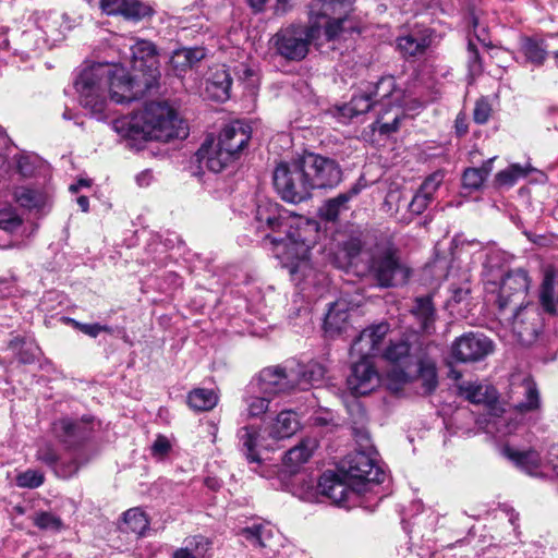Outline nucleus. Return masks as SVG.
I'll use <instances>...</instances> for the list:
<instances>
[{"label":"nucleus","mask_w":558,"mask_h":558,"mask_svg":"<svg viewBox=\"0 0 558 558\" xmlns=\"http://www.w3.org/2000/svg\"><path fill=\"white\" fill-rule=\"evenodd\" d=\"M255 219L259 231L284 233V236L266 234L264 240L274 246L276 256L289 270L292 281L298 286L303 284L302 290L314 287L317 293H323L328 287V277L314 267L310 257L316 242L317 223L267 199L258 203Z\"/></svg>","instance_id":"f257e3e1"},{"label":"nucleus","mask_w":558,"mask_h":558,"mask_svg":"<svg viewBox=\"0 0 558 558\" xmlns=\"http://www.w3.org/2000/svg\"><path fill=\"white\" fill-rule=\"evenodd\" d=\"M131 72L123 66H113L116 81L113 97L121 99H138L147 90L158 86L161 73L159 70L156 46L145 39H136L130 46Z\"/></svg>","instance_id":"f03ea898"},{"label":"nucleus","mask_w":558,"mask_h":558,"mask_svg":"<svg viewBox=\"0 0 558 558\" xmlns=\"http://www.w3.org/2000/svg\"><path fill=\"white\" fill-rule=\"evenodd\" d=\"M113 81H116L113 66L102 63L84 69L75 80L74 85L81 106L99 120L106 118L109 97L117 104L134 100L114 98ZM117 89L120 88L117 87Z\"/></svg>","instance_id":"7ed1b4c3"},{"label":"nucleus","mask_w":558,"mask_h":558,"mask_svg":"<svg viewBox=\"0 0 558 558\" xmlns=\"http://www.w3.org/2000/svg\"><path fill=\"white\" fill-rule=\"evenodd\" d=\"M130 129L147 140L159 142L184 138L187 135L183 120L166 101L146 102L144 108L133 116Z\"/></svg>","instance_id":"20e7f679"},{"label":"nucleus","mask_w":558,"mask_h":558,"mask_svg":"<svg viewBox=\"0 0 558 558\" xmlns=\"http://www.w3.org/2000/svg\"><path fill=\"white\" fill-rule=\"evenodd\" d=\"M381 359L390 364L387 371L389 388L398 390L414 379L422 381L423 395H432L438 386L436 366L424 361L411 351H383Z\"/></svg>","instance_id":"39448f33"},{"label":"nucleus","mask_w":558,"mask_h":558,"mask_svg":"<svg viewBox=\"0 0 558 558\" xmlns=\"http://www.w3.org/2000/svg\"><path fill=\"white\" fill-rule=\"evenodd\" d=\"M368 274L380 288L403 283L409 270L401 264L398 251L389 243L376 244L368 254Z\"/></svg>","instance_id":"423d86ee"},{"label":"nucleus","mask_w":558,"mask_h":558,"mask_svg":"<svg viewBox=\"0 0 558 558\" xmlns=\"http://www.w3.org/2000/svg\"><path fill=\"white\" fill-rule=\"evenodd\" d=\"M272 180L277 193L288 203L299 204L312 196V185L301 158L279 163Z\"/></svg>","instance_id":"0eeeda50"},{"label":"nucleus","mask_w":558,"mask_h":558,"mask_svg":"<svg viewBox=\"0 0 558 558\" xmlns=\"http://www.w3.org/2000/svg\"><path fill=\"white\" fill-rule=\"evenodd\" d=\"M529 288L530 278L523 269L511 270L502 278L497 300L498 308L502 314L509 311L510 315L507 318L513 323L519 320L521 312L526 307Z\"/></svg>","instance_id":"6e6552de"},{"label":"nucleus","mask_w":558,"mask_h":558,"mask_svg":"<svg viewBox=\"0 0 558 558\" xmlns=\"http://www.w3.org/2000/svg\"><path fill=\"white\" fill-rule=\"evenodd\" d=\"M300 158L312 190L333 189L341 182L342 170L335 159L315 153H305Z\"/></svg>","instance_id":"1a4fd4ad"},{"label":"nucleus","mask_w":558,"mask_h":558,"mask_svg":"<svg viewBox=\"0 0 558 558\" xmlns=\"http://www.w3.org/2000/svg\"><path fill=\"white\" fill-rule=\"evenodd\" d=\"M342 470L352 485L379 484L385 473L381 468L365 451H355L347 456Z\"/></svg>","instance_id":"9d476101"},{"label":"nucleus","mask_w":558,"mask_h":558,"mask_svg":"<svg viewBox=\"0 0 558 558\" xmlns=\"http://www.w3.org/2000/svg\"><path fill=\"white\" fill-rule=\"evenodd\" d=\"M312 31L303 26L281 29L274 36L277 52L288 60H302L308 52Z\"/></svg>","instance_id":"9b49d317"},{"label":"nucleus","mask_w":558,"mask_h":558,"mask_svg":"<svg viewBox=\"0 0 558 558\" xmlns=\"http://www.w3.org/2000/svg\"><path fill=\"white\" fill-rule=\"evenodd\" d=\"M379 374L368 355L351 366V373L347 378L349 390L354 396H365L379 386Z\"/></svg>","instance_id":"f8f14e48"},{"label":"nucleus","mask_w":558,"mask_h":558,"mask_svg":"<svg viewBox=\"0 0 558 558\" xmlns=\"http://www.w3.org/2000/svg\"><path fill=\"white\" fill-rule=\"evenodd\" d=\"M195 156L201 169L205 168L214 173L222 172L235 161L228 148L214 137H207Z\"/></svg>","instance_id":"ddd939ff"},{"label":"nucleus","mask_w":558,"mask_h":558,"mask_svg":"<svg viewBox=\"0 0 558 558\" xmlns=\"http://www.w3.org/2000/svg\"><path fill=\"white\" fill-rule=\"evenodd\" d=\"M388 322H379L365 327L354 340L359 349H399L391 338Z\"/></svg>","instance_id":"4468645a"},{"label":"nucleus","mask_w":558,"mask_h":558,"mask_svg":"<svg viewBox=\"0 0 558 558\" xmlns=\"http://www.w3.org/2000/svg\"><path fill=\"white\" fill-rule=\"evenodd\" d=\"M376 106H380L387 111L392 107L401 108L404 106V92L397 87L393 76H383L368 92Z\"/></svg>","instance_id":"2eb2a0df"},{"label":"nucleus","mask_w":558,"mask_h":558,"mask_svg":"<svg viewBox=\"0 0 558 558\" xmlns=\"http://www.w3.org/2000/svg\"><path fill=\"white\" fill-rule=\"evenodd\" d=\"M251 140V129L241 121L226 125L217 141L238 160Z\"/></svg>","instance_id":"dca6fc26"},{"label":"nucleus","mask_w":558,"mask_h":558,"mask_svg":"<svg viewBox=\"0 0 558 558\" xmlns=\"http://www.w3.org/2000/svg\"><path fill=\"white\" fill-rule=\"evenodd\" d=\"M100 8L108 15H122L132 21H141L153 14V9L140 0H101Z\"/></svg>","instance_id":"f3484780"},{"label":"nucleus","mask_w":558,"mask_h":558,"mask_svg":"<svg viewBox=\"0 0 558 558\" xmlns=\"http://www.w3.org/2000/svg\"><path fill=\"white\" fill-rule=\"evenodd\" d=\"M53 430L57 437L69 448L88 439L93 428L89 422L72 421L70 418H61L53 424Z\"/></svg>","instance_id":"a211bd4d"},{"label":"nucleus","mask_w":558,"mask_h":558,"mask_svg":"<svg viewBox=\"0 0 558 558\" xmlns=\"http://www.w3.org/2000/svg\"><path fill=\"white\" fill-rule=\"evenodd\" d=\"M459 396L473 404H483L489 410H495L498 403V391L490 385L478 381H463L457 386Z\"/></svg>","instance_id":"6ab92c4d"},{"label":"nucleus","mask_w":558,"mask_h":558,"mask_svg":"<svg viewBox=\"0 0 558 558\" xmlns=\"http://www.w3.org/2000/svg\"><path fill=\"white\" fill-rule=\"evenodd\" d=\"M350 486H353L351 481L347 483L332 471L323 473L318 482L320 494L337 505L345 501L349 495L354 493L355 488L351 489Z\"/></svg>","instance_id":"aec40b11"},{"label":"nucleus","mask_w":558,"mask_h":558,"mask_svg":"<svg viewBox=\"0 0 558 558\" xmlns=\"http://www.w3.org/2000/svg\"><path fill=\"white\" fill-rule=\"evenodd\" d=\"M349 304L344 300L333 302L324 319V332L328 338H335L341 335L349 327Z\"/></svg>","instance_id":"412c9836"},{"label":"nucleus","mask_w":558,"mask_h":558,"mask_svg":"<svg viewBox=\"0 0 558 558\" xmlns=\"http://www.w3.org/2000/svg\"><path fill=\"white\" fill-rule=\"evenodd\" d=\"M361 192V187L354 184L347 192L338 194L336 197L327 199L319 208V216L327 221H336L339 215L349 209V202Z\"/></svg>","instance_id":"4be33fe9"},{"label":"nucleus","mask_w":558,"mask_h":558,"mask_svg":"<svg viewBox=\"0 0 558 558\" xmlns=\"http://www.w3.org/2000/svg\"><path fill=\"white\" fill-rule=\"evenodd\" d=\"M502 454L522 471L533 474L542 464V458L535 449L519 450L511 446L502 448Z\"/></svg>","instance_id":"5701e85b"},{"label":"nucleus","mask_w":558,"mask_h":558,"mask_svg":"<svg viewBox=\"0 0 558 558\" xmlns=\"http://www.w3.org/2000/svg\"><path fill=\"white\" fill-rule=\"evenodd\" d=\"M232 78L225 66H219L210 73L206 81V92L217 101H225L230 97Z\"/></svg>","instance_id":"b1692460"},{"label":"nucleus","mask_w":558,"mask_h":558,"mask_svg":"<svg viewBox=\"0 0 558 558\" xmlns=\"http://www.w3.org/2000/svg\"><path fill=\"white\" fill-rule=\"evenodd\" d=\"M539 302L546 313L558 314V270H546L541 287Z\"/></svg>","instance_id":"393cba45"},{"label":"nucleus","mask_w":558,"mask_h":558,"mask_svg":"<svg viewBox=\"0 0 558 558\" xmlns=\"http://www.w3.org/2000/svg\"><path fill=\"white\" fill-rule=\"evenodd\" d=\"M288 375L280 366L266 367L258 376L259 389L265 393H277L288 388Z\"/></svg>","instance_id":"a878e982"},{"label":"nucleus","mask_w":558,"mask_h":558,"mask_svg":"<svg viewBox=\"0 0 558 558\" xmlns=\"http://www.w3.org/2000/svg\"><path fill=\"white\" fill-rule=\"evenodd\" d=\"M317 447L316 438L306 437L286 452L283 462L291 469H298L310 460Z\"/></svg>","instance_id":"bb28decb"},{"label":"nucleus","mask_w":558,"mask_h":558,"mask_svg":"<svg viewBox=\"0 0 558 558\" xmlns=\"http://www.w3.org/2000/svg\"><path fill=\"white\" fill-rule=\"evenodd\" d=\"M300 428V421L295 412L281 411L270 426L269 436L275 439L289 438Z\"/></svg>","instance_id":"cd10ccee"},{"label":"nucleus","mask_w":558,"mask_h":558,"mask_svg":"<svg viewBox=\"0 0 558 558\" xmlns=\"http://www.w3.org/2000/svg\"><path fill=\"white\" fill-rule=\"evenodd\" d=\"M211 541L203 535H194L185 539V546L173 551L171 558H207Z\"/></svg>","instance_id":"c85d7f7f"},{"label":"nucleus","mask_w":558,"mask_h":558,"mask_svg":"<svg viewBox=\"0 0 558 558\" xmlns=\"http://www.w3.org/2000/svg\"><path fill=\"white\" fill-rule=\"evenodd\" d=\"M240 534L245 537L253 546L259 548H270L275 531L268 524H253L241 530Z\"/></svg>","instance_id":"c756f323"},{"label":"nucleus","mask_w":558,"mask_h":558,"mask_svg":"<svg viewBox=\"0 0 558 558\" xmlns=\"http://www.w3.org/2000/svg\"><path fill=\"white\" fill-rule=\"evenodd\" d=\"M258 436V430L254 426H244L238 433L241 451L250 463H260L256 451Z\"/></svg>","instance_id":"7c9ffc66"},{"label":"nucleus","mask_w":558,"mask_h":558,"mask_svg":"<svg viewBox=\"0 0 558 558\" xmlns=\"http://www.w3.org/2000/svg\"><path fill=\"white\" fill-rule=\"evenodd\" d=\"M411 313L420 322L421 328L429 332L435 322V307L430 296H420L414 301V305L411 308Z\"/></svg>","instance_id":"2f4dec72"},{"label":"nucleus","mask_w":558,"mask_h":558,"mask_svg":"<svg viewBox=\"0 0 558 558\" xmlns=\"http://www.w3.org/2000/svg\"><path fill=\"white\" fill-rule=\"evenodd\" d=\"M373 107H377L372 95L368 92L354 95L351 100L339 108L340 116L352 119L356 116L368 112Z\"/></svg>","instance_id":"473e14b6"},{"label":"nucleus","mask_w":558,"mask_h":558,"mask_svg":"<svg viewBox=\"0 0 558 558\" xmlns=\"http://www.w3.org/2000/svg\"><path fill=\"white\" fill-rule=\"evenodd\" d=\"M430 45V38L426 35H407L398 38L397 46L405 57L423 54Z\"/></svg>","instance_id":"72a5a7b5"},{"label":"nucleus","mask_w":558,"mask_h":558,"mask_svg":"<svg viewBox=\"0 0 558 558\" xmlns=\"http://www.w3.org/2000/svg\"><path fill=\"white\" fill-rule=\"evenodd\" d=\"M336 8H343V15H339L337 17H332L328 21L325 27V35L328 40L335 39L343 29V23L347 21V5L344 0H330L329 2H325L323 5L324 14H328L329 11H335Z\"/></svg>","instance_id":"f704fd0d"},{"label":"nucleus","mask_w":558,"mask_h":558,"mask_svg":"<svg viewBox=\"0 0 558 558\" xmlns=\"http://www.w3.org/2000/svg\"><path fill=\"white\" fill-rule=\"evenodd\" d=\"M13 195L15 202L28 210H40L47 204V196L44 193L29 187H16Z\"/></svg>","instance_id":"c9c22d12"},{"label":"nucleus","mask_w":558,"mask_h":558,"mask_svg":"<svg viewBox=\"0 0 558 558\" xmlns=\"http://www.w3.org/2000/svg\"><path fill=\"white\" fill-rule=\"evenodd\" d=\"M492 161L493 159H489L480 168H468L462 175L463 187L470 191L481 189L492 171Z\"/></svg>","instance_id":"e433bc0d"},{"label":"nucleus","mask_w":558,"mask_h":558,"mask_svg":"<svg viewBox=\"0 0 558 558\" xmlns=\"http://www.w3.org/2000/svg\"><path fill=\"white\" fill-rule=\"evenodd\" d=\"M217 402L218 396L210 389L197 388L187 396V403L195 411H209Z\"/></svg>","instance_id":"4c0bfd02"},{"label":"nucleus","mask_w":558,"mask_h":558,"mask_svg":"<svg viewBox=\"0 0 558 558\" xmlns=\"http://www.w3.org/2000/svg\"><path fill=\"white\" fill-rule=\"evenodd\" d=\"M122 527L125 532H132L138 536L143 535L149 526V521L145 512L140 508H132L124 512Z\"/></svg>","instance_id":"58836bf2"},{"label":"nucleus","mask_w":558,"mask_h":558,"mask_svg":"<svg viewBox=\"0 0 558 558\" xmlns=\"http://www.w3.org/2000/svg\"><path fill=\"white\" fill-rule=\"evenodd\" d=\"M521 49L526 61L535 66H541L546 60L547 50L542 40L526 37L522 40Z\"/></svg>","instance_id":"ea45409f"},{"label":"nucleus","mask_w":558,"mask_h":558,"mask_svg":"<svg viewBox=\"0 0 558 558\" xmlns=\"http://www.w3.org/2000/svg\"><path fill=\"white\" fill-rule=\"evenodd\" d=\"M493 343L481 331H470L457 338L451 349H492Z\"/></svg>","instance_id":"a19ab883"},{"label":"nucleus","mask_w":558,"mask_h":558,"mask_svg":"<svg viewBox=\"0 0 558 558\" xmlns=\"http://www.w3.org/2000/svg\"><path fill=\"white\" fill-rule=\"evenodd\" d=\"M89 459L90 457L83 450H77L68 461L59 462L54 474L61 478H69L75 475L80 468L86 464Z\"/></svg>","instance_id":"79ce46f5"},{"label":"nucleus","mask_w":558,"mask_h":558,"mask_svg":"<svg viewBox=\"0 0 558 558\" xmlns=\"http://www.w3.org/2000/svg\"><path fill=\"white\" fill-rule=\"evenodd\" d=\"M534 169L527 165L525 167L513 163L496 174V183L500 186H512L520 178L526 177Z\"/></svg>","instance_id":"37998d69"},{"label":"nucleus","mask_w":558,"mask_h":558,"mask_svg":"<svg viewBox=\"0 0 558 558\" xmlns=\"http://www.w3.org/2000/svg\"><path fill=\"white\" fill-rule=\"evenodd\" d=\"M525 386V400L517 404V410L521 413L534 411L539 408V393L534 381L524 380Z\"/></svg>","instance_id":"c03bdc74"},{"label":"nucleus","mask_w":558,"mask_h":558,"mask_svg":"<svg viewBox=\"0 0 558 558\" xmlns=\"http://www.w3.org/2000/svg\"><path fill=\"white\" fill-rule=\"evenodd\" d=\"M197 60L195 51L192 49H180L174 51L170 59V64L175 71H185Z\"/></svg>","instance_id":"a18cd8bd"},{"label":"nucleus","mask_w":558,"mask_h":558,"mask_svg":"<svg viewBox=\"0 0 558 558\" xmlns=\"http://www.w3.org/2000/svg\"><path fill=\"white\" fill-rule=\"evenodd\" d=\"M22 218L16 210L10 206L0 209V229L14 232L22 226Z\"/></svg>","instance_id":"49530a36"},{"label":"nucleus","mask_w":558,"mask_h":558,"mask_svg":"<svg viewBox=\"0 0 558 558\" xmlns=\"http://www.w3.org/2000/svg\"><path fill=\"white\" fill-rule=\"evenodd\" d=\"M291 325L296 329V332L308 333L313 330L312 314L308 308H300L290 317Z\"/></svg>","instance_id":"de8ad7c7"},{"label":"nucleus","mask_w":558,"mask_h":558,"mask_svg":"<svg viewBox=\"0 0 558 558\" xmlns=\"http://www.w3.org/2000/svg\"><path fill=\"white\" fill-rule=\"evenodd\" d=\"M65 322L71 325L73 328L80 330L84 335L96 338L101 331L111 332L112 328L108 325H100V324H83L74 318H64Z\"/></svg>","instance_id":"09e8293b"},{"label":"nucleus","mask_w":558,"mask_h":558,"mask_svg":"<svg viewBox=\"0 0 558 558\" xmlns=\"http://www.w3.org/2000/svg\"><path fill=\"white\" fill-rule=\"evenodd\" d=\"M34 523L41 530L60 531L63 527L61 519L50 512H40L35 519Z\"/></svg>","instance_id":"8fccbe9b"},{"label":"nucleus","mask_w":558,"mask_h":558,"mask_svg":"<svg viewBox=\"0 0 558 558\" xmlns=\"http://www.w3.org/2000/svg\"><path fill=\"white\" fill-rule=\"evenodd\" d=\"M44 474L36 470H27L16 476V484L20 487L37 488L44 483Z\"/></svg>","instance_id":"3c124183"},{"label":"nucleus","mask_w":558,"mask_h":558,"mask_svg":"<svg viewBox=\"0 0 558 558\" xmlns=\"http://www.w3.org/2000/svg\"><path fill=\"white\" fill-rule=\"evenodd\" d=\"M36 459L51 468L56 473V469L59 464V458L54 448L50 444H45L38 448Z\"/></svg>","instance_id":"603ef678"},{"label":"nucleus","mask_w":558,"mask_h":558,"mask_svg":"<svg viewBox=\"0 0 558 558\" xmlns=\"http://www.w3.org/2000/svg\"><path fill=\"white\" fill-rule=\"evenodd\" d=\"M468 51H469V59H468L469 75L471 76L472 80H474L476 76L482 74L483 65H482L478 50L475 47V45L472 44L471 41L469 43Z\"/></svg>","instance_id":"864d4df0"},{"label":"nucleus","mask_w":558,"mask_h":558,"mask_svg":"<svg viewBox=\"0 0 558 558\" xmlns=\"http://www.w3.org/2000/svg\"><path fill=\"white\" fill-rule=\"evenodd\" d=\"M492 113V106L486 98H480L475 102L473 119L477 124H484L488 121Z\"/></svg>","instance_id":"5fc2aeb1"},{"label":"nucleus","mask_w":558,"mask_h":558,"mask_svg":"<svg viewBox=\"0 0 558 558\" xmlns=\"http://www.w3.org/2000/svg\"><path fill=\"white\" fill-rule=\"evenodd\" d=\"M444 179V174L440 171L432 173L429 177L425 179L420 187V192L433 198L434 193L437 191L439 185L441 184Z\"/></svg>","instance_id":"6e6d98bb"},{"label":"nucleus","mask_w":558,"mask_h":558,"mask_svg":"<svg viewBox=\"0 0 558 558\" xmlns=\"http://www.w3.org/2000/svg\"><path fill=\"white\" fill-rule=\"evenodd\" d=\"M248 415L252 417L259 416L268 410L269 400L263 397H252L246 400Z\"/></svg>","instance_id":"4d7b16f0"},{"label":"nucleus","mask_w":558,"mask_h":558,"mask_svg":"<svg viewBox=\"0 0 558 558\" xmlns=\"http://www.w3.org/2000/svg\"><path fill=\"white\" fill-rule=\"evenodd\" d=\"M433 198L417 191L409 204V210L412 214L421 215L428 206Z\"/></svg>","instance_id":"13d9d810"},{"label":"nucleus","mask_w":558,"mask_h":558,"mask_svg":"<svg viewBox=\"0 0 558 558\" xmlns=\"http://www.w3.org/2000/svg\"><path fill=\"white\" fill-rule=\"evenodd\" d=\"M488 352L489 351H475V352L466 355V354H464V351L458 350V351H452V359L454 362H461V363L477 362V361H482Z\"/></svg>","instance_id":"bf43d9fd"},{"label":"nucleus","mask_w":558,"mask_h":558,"mask_svg":"<svg viewBox=\"0 0 558 558\" xmlns=\"http://www.w3.org/2000/svg\"><path fill=\"white\" fill-rule=\"evenodd\" d=\"M170 442L166 436L159 435L151 445V454L162 458L170 451Z\"/></svg>","instance_id":"052dcab7"},{"label":"nucleus","mask_w":558,"mask_h":558,"mask_svg":"<svg viewBox=\"0 0 558 558\" xmlns=\"http://www.w3.org/2000/svg\"><path fill=\"white\" fill-rule=\"evenodd\" d=\"M375 124L377 126L374 130H378L380 134H389L396 132L399 128V114H396L392 122L390 123H380V121L377 120Z\"/></svg>","instance_id":"680f3d73"},{"label":"nucleus","mask_w":558,"mask_h":558,"mask_svg":"<svg viewBox=\"0 0 558 558\" xmlns=\"http://www.w3.org/2000/svg\"><path fill=\"white\" fill-rule=\"evenodd\" d=\"M353 435L355 437V440L359 442L360 446L364 447L365 449L369 447L371 437L369 433L366 428H353Z\"/></svg>","instance_id":"e2e57ef3"},{"label":"nucleus","mask_w":558,"mask_h":558,"mask_svg":"<svg viewBox=\"0 0 558 558\" xmlns=\"http://www.w3.org/2000/svg\"><path fill=\"white\" fill-rule=\"evenodd\" d=\"M547 463L551 465L553 470L558 476V445L554 444L548 448L546 456Z\"/></svg>","instance_id":"0e129e2a"},{"label":"nucleus","mask_w":558,"mask_h":558,"mask_svg":"<svg viewBox=\"0 0 558 558\" xmlns=\"http://www.w3.org/2000/svg\"><path fill=\"white\" fill-rule=\"evenodd\" d=\"M345 250L350 257H354L361 252V243L357 240H351L345 244Z\"/></svg>","instance_id":"69168bd1"},{"label":"nucleus","mask_w":558,"mask_h":558,"mask_svg":"<svg viewBox=\"0 0 558 558\" xmlns=\"http://www.w3.org/2000/svg\"><path fill=\"white\" fill-rule=\"evenodd\" d=\"M17 168L21 174L24 177L31 175L33 172L32 166L28 163L27 158L22 157L17 161Z\"/></svg>","instance_id":"338daca9"},{"label":"nucleus","mask_w":558,"mask_h":558,"mask_svg":"<svg viewBox=\"0 0 558 558\" xmlns=\"http://www.w3.org/2000/svg\"><path fill=\"white\" fill-rule=\"evenodd\" d=\"M151 179V172L149 170H145L136 177V182L140 186H147L150 183Z\"/></svg>","instance_id":"774afa93"}]
</instances>
